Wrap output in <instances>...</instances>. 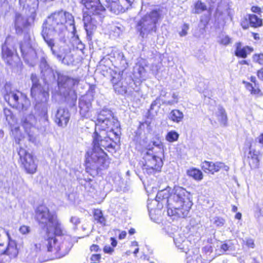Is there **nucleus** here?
I'll use <instances>...</instances> for the list:
<instances>
[{"mask_svg": "<svg viewBox=\"0 0 263 263\" xmlns=\"http://www.w3.org/2000/svg\"><path fill=\"white\" fill-rule=\"evenodd\" d=\"M43 34H51L60 36L62 39L65 36L67 30L71 31L73 36L78 39L76 35V29L74 25V18L69 12L61 11L53 13L49 16L43 27Z\"/></svg>", "mask_w": 263, "mask_h": 263, "instance_id": "nucleus-1", "label": "nucleus"}, {"mask_svg": "<svg viewBox=\"0 0 263 263\" xmlns=\"http://www.w3.org/2000/svg\"><path fill=\"white\" fill-rule=\"evenodd\" d=\"M42 95L44 96V100L41 103H36L35 106V109L40 114L39 124L37 123L36 119L32 114H25L21 118V124L30 138L36 128L41 131H45L46 127L49 125L47 103L49 94L48 92H44Z\"/></svg>", "mask_w": 263, "mask_h": 263, "instance_id": "nucleus-2", "label": "nucleus"}, {"mask_svg": "<svg viewBox=\"0 0 263 263\" xmlns=\"http://www.w3.org/2000/svg\"><path fill=\"white\" fill-rule=\"evenodd\" d=\"M189 195V193L184 188L175 186L168 199V215L183 218L186 217L192 205Z\"/></svg>", "mask_w": 263, "mask_h": 263, "instance_id": "nucleus-3", "label": "nucleus"}, {"mask_svg": "<svg viewBox=\"0 0 263 263\" xmlns=\"http://www.w3.org/2000/svg\"><path fill=\"white\" fill-rule=\"evenodd\" d=\"M66 233V231L58 219L57 216L50 223L46 228V233L43 235L40 233L35 236L34 243V249L37 252L43 249L45 247L49 251H52V245L56 244L55 235H62Z\"/></svg>", "mask_w": 263, "mask_h": 263, "instance_id": "nucleus-4", "label": "nucleus"}, {"mask_svg": "<svg viewBox=\"0 0 263 263\" xmlns=\"http://www.w3.org/2000/svg\"><path fill=\"white\" fill-rule=\"evenodd\" d=\"M160 17L159 10H154L146 14L137 22V30L140 36L144 37L148 34L157 30L156 24Z\"/></svg>", "mask_w": 263, "mask_h": 263, "instance_id": "nucleus-5", "label": "nucleus"}, {"mask_svg": "<svg viewBox=\"0 0 263 263\" xmlns=\"http://www.w3.org/2000/svg\"><path fill=\"white\" fill-rule=\"evenodd\" d=\"M86 162L87 167L94 170H101L108 166L106 153L101 148L95 147L94 146L87 152Z\"/></svg>", "mask_w": 263, "mask_h": 263, "instance_id": "nucleus-6", "label": "nucleus"}, {"mask_svg": "<svg viewBox=\"0 0 263 263\" xmlns=\"http://www.w3.org/2000/svg\"><path fill=\"white\" fill-rule=\"evenodd\" d=\"M119 126V123L112 112L108 109H103L98 114L95 132H107V130L112 132L114 128H118Z\"/></svg>", "mask_w": 263, "mask_h": 263, "instance_id": "nucleus-7", "label": "nucleus"}, {"mask_svg": "<svg viewBox=\"0 0 263 263\" xmlns=\"http://www.w3.org/2000/svg\"><path fill=\"white\" fill-rule=\"evenodd\" d=\"M9 86L7 84L5 89L7 90L4 96L5 100L14 108L23 111L27 110L30 105V103L26 95L17 90H7Z\"/></svg>", "mask_w": 263, "mask_h": 263, "instance_id": "nucleus-8", "label": "nucleus"}, {"mask_svg": "<svg viewBox=\"0 0 263 263\" xmlns=\"http://www.w3.org/2000/svg\"><path fill=\"white\" fill-rule=\"evenodd\" d=\"M153 149L154 147H150L143 152V170L149 174L160 171L163 165L161 158L154 154Z\"/></svg>", "mask_w": 263, "mask_h": 263, "instance_id": "nucleus-9", "label": "nucleus"}, {"mask_svg": "<svg viewBox=\"0 0 263 263\" xmlns=\"http://www.w3.org/2000/svg\"><path fill=\"white\" fill-rule=\"evenodd\" d=\"M59 42H55V50H53V55L63 64L69 65L72 62L70 49L66 43L65 37L62 39L59 36Z\"/></svg>", "mask_w": 263, "mask_h": 263, "instance_id": "nucleus-10", "label": "nucleus"}, {"mask_svg": "<svg viewBox=\"0 0 263 263\" xmlns=\"http://www.w3.org/2000/svg\"><path fill=\"white\" fill-rule=\"evenodd\" d=\"M2 57L7 64L11 66H17L20 58L16 53V50L8 39H7L2 47Z\"/></svg>", "mask_w": 263, "mask_h": 263, "instance_id": "nucleus-11", "label": "nucleus"}, {"mask_svg": "<svg viewBox=\"0 0 263 263\" xmlns=\"http://www.w3.org/2000/svg\"><path fill=\"white\" fill-rule=\"evenodd\" d=\"M72 246V244L69 240H64L60 243H58L56 239V244L52 245V251H49L47 248V252L52 253L47 260L60 258L65 256L68 253Z\"/></svg>", "mask_w": 263, "mask_h": 263, "instance_id": "nucleus-12", "label": "nucleus"}, {"mask_svg": "<svg viewBox=\"0 0 263 263\" xmlns=\"http://www.w3.org/2000/svg\"><path fill=\"white\" fill-rule=\"evenodd\" d=\"M57 217L55 214L50 212L47 207L44 205H39L35 210V218L39 224L46 229Z\"/></svg>", "mask_w": 263, "mask_h": 263, "instance_id": "nucleus-13", "label": "nucleus"}, {"mask_svg": "<svg viewBox=\"0 0 263 263\" xmlns=\"http://www.w3.org/2000/svg\"><path fill=\"white\" fill-rule=\"evenodd\" d=\"M18 154L26 172L31 174L35 173L37 170V164L33 156L23 148H20Z\"/></svg>", "mask_w": 263, "mask_h": 263, "instance_id": "nucleus-14", "label": "nucleus"}, {"mask_svg": "<svg viewBox=\"0 0 263 263\" xmlns=\"http://www.w3.org/2000/svg\"><path fill=\"white\" fill-rule=\"evenodd\" d=\"M136 0H107V7L110 11L118 14L130 8Z\"/></svg>", "mask_w": 263, "mask_h": 263, "instance_id": "nucleus-15", "label": "nucleus"}, {"mask_svg": "<svg viewBox=\"0 0 263 263\" xmlns=\"http://www.w3.org/2000/svg\"><path fill=\"white\" fill-rule=\"evenodd\" d=\"M93 144L95 147L107 149L112 147V140L107 136V132H94L93 135Z\"/></svg>", "mask_w": 263, "mask_h": 263, "instance_id": "nucleus-16", "label": "nucleus"}, {"mask_svg": "<svg viewBox=\"0 0 263 263\" xmlns=\"http://www.w3.org/2000/svg\"><path fill=\"white\" fill-rule=\"evenodd\" d=\"M92 97L89 95L82 96L79 103L80 114L82 117L88 118L90 117Z\"/></svg>", "mask_w": 263, "mask_h": 263, "instance_id": "nucleus-17", "label": "nucleus"}, {"mask_svg": "<svg viewBox=\"0 0 263 263\" xmlns=\"http://www.w3.org/2000/svg\"><path fill=\"white\" fill-rule=\"evenodd\" d=\"M81 2L90 14H102L105 11V8L101 5L99 0H81Z\"/></svg>", "mask_w": 263, "mask_h": 263, "instance_id": "nucleus-18", "label": "nucleus"}, {"mask_svg": "<svg viewBox=\"0 0 263 263\" xmlns=\"http://www.w3.org/2000/svg\"><path fill=\"white\" fill-rule=\"evenodd\" d=\"M55 73L58 76V84L60 88L70 89L79 83L78 79L71 78L58 71Z\"/></svg>", "mask_w": 263, "mask_h": 263, "instance_id": "nucleus-19", "label": "nucleus"}, {"mask_svg": "<svg viewBox=\"0 0 263 263\" xmlns=\"http://www.w3.org/2000/svg\"><path fill=\"white\" fill-rule=\"evenodd\" d=\"M201 167L205 173H211L212 174L219 171L221 168H223L226 171L229 169V167L223 163L219 162L213 163L207 161H204L202 163Z\"/></svg>", "mask_w": 263, "mask_h": 263, "instance_id": "nucleus-20", "label": "nucleus"}, {"mask_svg": "<svg viewBox=\"0 0 263 263\" xmlns=\"http://www.w3.org/2000/svg\"><path fill=\"white\" fill-rule=\"evenodd\" d=\"M70 118V114L67 109L60 108L55 115V122L59 126L65 127L67 125Z\"/></svg>", "mask_w": 263, "mask_h": 263, "instance_id": "nucleus-21", "label": "nucleus"}, {"mask_svg": "<svg viewBox=\"0 0 263 263\" xmlns=\"http://www.w3.org/2000/svg\"><path fill=\"white\" fill-rule=\"evenodd\" d=\"M171 236L173 237L174 243L178 249L184 252L190 250L189 245L191 242L184 236H181L178 232H176L173 236Z\"/></svg>", "mask_w": 263, "mask_h": 263, "instance_id": "nucleus-22", "label": "nucleus"}, {"mask_svg": "<svg viewBox=\"0 0 263 263\" xmlns=\"http://www.w3.org/2000/svg\"><path fill=\"white\" fill-rule=\"evenodd\" d=\"M185 253L187 255L186 263H205L202 261L198 249L189 250Z\"/></svg>", "mask_w": 263, "mask_h": 263, "instance_id": "nucleus-23", "label": "nucleus"}, {"mask_svg": "<svg viewBox=\"0 0 263 263\" xmlns=\"http://www.w3.org/2000/svg\"><path fill=\"white\" fill-rule=\"evenodd\" d=\"M247 160L249 165L252 169L258 168L259 166V159L258 152L251 148V145L249 146V152L247 155Z\"/></svg>", "mask_w": 263, "mask_h": 263, "instance_id": "nucleus-24", "label": "nucleus"}, {"mask_svg": "<svg viewBox=\"0 0 263 263\" xmlns=\"http://www.w3.org/2000/svg\"><path fill=\"white\" fill-rule=\"evenodd\" d=\"M252 51V49L248 46L242 47L241 43L240 42L236 44L235 55L237 57L246 58L248 53H250Z\"/></svg>", "mask_w": 263, "mask_h": 263, "instance_id": "nucleus-25", "label": "nucleus"}, {"mask_svg": "<svg viewBox=\"0 0 263 263\" xmlns=\"http://www.w3.org/2000/svg\"><path fill=\"white\" fill-rule=\"evenodd\" d=\"M20 48L22 55L24 56V58L26 60L28 61H33L37 59L36 51L33 48L29 47L27 49V51H26L23 46H21Z\"/></svg>", "mask_w": 263, "mask_h": 263, "instance_id": "nucleus-26", "label": "nucleus"}, {"mask_svg": "<svg viewBox=\"0 0 263 263\" xmlns=\"http://www.w3.org/2000/svg\"><path fill=\"white\" fill-rule=\"evenodd\" d=\"M90 17L86 16L84 18V27L87 32V35L89 37H91L93 33V32L96 29V25L93 23L92 18H90L91 20L90 22H86V21H88Z\"/></svg>", "mask_w": 263, "mask_h": 263, "instance_id": "nucleus-27", "label": "nucleus"}, {"mask_svg": "<svg viewBox=\"0 0 263 263\" xmlns=\"http://www.w3.org/2000/svg\"><path fill=\"white\" fill-rule=\"evenodd\" d=\"M31 79L32 82L33 83L31 89V94L32 97H35L39 93V95L44 96L42 95L44 92H46V91H44L42 93H41V86L37 84V78L35 75L32 74L31 76Z\"/></svg>", "mask_w": 263, "mask_h": 263, "instance_id": "nucleus-28", "label": "nucleus"}, {"mask_svg": "<svg viewBox=\"0 0 263 263\" xmlns=\"http://www.w3.org/2000/svg\"><path fill=\"white\" fill-rule=\"evenodd\" d=\"M171 188L168 187L164 190L159 191L156 197V200L159 202L160 200L166 199V202L168 204V199L171 194Z\"/></svg>", "mask_w": 263, "mask_h": 263, "instance_id": "nucleus-29", "label": "nucleus"}, {"mask_svg": "<svg viewBox=\"0 0 263 263\" xmlns=\"http://www.w3.org/2000/svg\"><path fill=\"white\" fill-rule=\"evenodd\" d=\"M183 117L182 112L178 109H173L169 114L168 118L173 122L178 123L182 120Z\"/></svg>", "mask_w": 263, "mask_h": 263, "instance_id": "nucleus-30", "label": "nucleus"}, {"mask_svg": "<svg viewBox=\"0 0 263 263\" xmlns=\"http://www.w3.org/2000/svg\"><path fill=\"white\" fill-rule=\"evenodd\" d=\"M114 55L116 58V63H118L119 64V66L122 69L126 68L127 63L123 53L120 51H115Z\"/></svg>", "mask_w": 263, "mask_h": 263, "instance_id": "nucleus-31", "label": "nucleus"}, {"mask_svg": "<svg viewBox=\"0 0 263 263\" xmlns=\"http://www.w3.org/2000/svg\"><path fill=\"white\" fill-rule=\"evenodd\" d=\"M187 174L196 180L200 181L203 178L202 173L196 168H191L187 171Z\"/></svg>", "mask_w": 263, "mask_h": 263, "instance_id": "nucleus-32", "label": "nucleus"}, {"mask_svg": "<svg viewBox=\"0 0 263 263\" xmlns=\"http://www.w3.org/2000/svg\"><path fill=\"white\" fill-rule=\"evenodd\" d=\"M249 20L251 27L257 28L262 25V20L256 15L250 14Z\"/></svg>", "mask_w": 263, "mask_h": 263, "instance_id": "nucleus-33", "label": "nucleus"}, {"mask_svg": "<svg viewBox=\"0 0 263 263\" xmlns=\"http://www.w3.org/2000/svg\"><path fill=\"white\" fill-rule=\"evenodd\" d=\"M217 42L220 45L227 46L232 43V40L229 35L221 33L218 36Z\"/></svg>", "mask_w": 263, "mask_h": 263, "instance_id": "nucleus-34", "label": "nucleus"}, {"mask_svg": "<svg viewBox=\"0 0 263 263\" xmlns=\"http://www.w3.org/2000/svg\"><path fill=\"white\" fill-rule=\"evenodd\" d=\"M93 217L98 223H100L102 226L106 225V220L100 210L97 209L95 210Z\"/></svg>", "mask_w": 263, "mask_h": 263, "instance_id": "nucleus-35", "label": "nucleus"}, {"mask_svg": "<svg viewBox=\"0 0 263 263\" xmlns=\"http://www.w3.org/2000/svg\"><path fill=\"white\" fill-rule=\"evenodd\" d=\"M218 121L221 124L226 125L227 121V116L224 109L221 107L218 108L217 112Z\"/></svg>", "mask_w": 263, "mask_h": 263, "instance_id": "nucleus-36", "label": "nucleus"}, {"mask_svg": "<svg viewBox=\"0 0 263 263\" xmlns=\"http://www.w3.org/2000/svg\"><path fill=\"white\" fill-rule=\"evenodd\" d=\"M3 254L15 256L17 254V250L15 246L9 244L6 249L3 252Z\"/></svg>", "mask_w": 263, "mask_h": 263, "instance_id": "nucleus-37", "label": "nucleus"}, {"mask_svg": "<svg viewBox=\"0 0 263 263\" xmlns=\"http://www.w3.org/2000/svg\"><path fill=\"white\" fill-rule=\"evenodd\" d=\"M42 35L46 42L47 44L48 45V47L50 48V50L52 52V53L53 54V50H55V43H54V41L51 39H48V35H52L51 34H43V32H42Z\"/></svg>", "mask_w": 263, "mask_h": 263, "instance_id": "nucleus-38", "label": "nucleus"}, {"mask_svg": "<svg viewBox=\"0 0 263 263\" xmlns=\"http://www.w3.org/2000/svg\"><path fill=\"white\" fill-rule=\"evenodd\" d=\"M179 134L175 131L169 132L166 136V140L170 142H173L178 140Z\"/></svg>", "mask_w": 263, "mask_h": 263, "instance_id": "nucleus-39", "label": "nucleus"}, {"mask_svg": "<svg viewBox=\"0 0 263 263\" xmlns=\"http://www.w3.org/2000/svg\"><path fill=\"white\" fill-rule=\"evenodd\" d=\"M206 9V5L200 1H198L195 5V13L199 14Z\"/></svg>", "mask_w": 263, "mask_h": 263, "instance_id": "nucleus-40", "label": "nucleus"}, {"mask_svg": "<svg viewBox=\"0 0 263 263\" xmlns=\"http://www.w3.org/2000/svg\"><path fill=\"white\" fill-rule=\"evenodd\" d=\"M114 90L120 94L125 93L126 92V86H123L122 82H118L114 86Z\"/></svg>", "mask_w": 263, "mask_h": 263, "instance_id": "nucleus-41", "label": "nucleus"}, {"mask_svg": "<svg viewBox=\"0 0 263 263\" xmlns=\"http://www.w3.org/2000/svg\"><path fill=\"white\" fill-rule=\"evenodd\" d=\"M26 23V20L20 14H17L15 17V26L18 28L24 26Z\"/></svg>", "mask_w": 263, "mask_h": 263, "instance_id": "nucleus-42", "label": "nucleus"}, {"mask_svg": "<svg viewBox=\"0 0 263 263\" xmlns=\"http://www.w3.org/2000/svg\"><path fill=\"white\" fill-rule=\"evenodd\" d=\"M213 224H215L216 227H221L224 224L225 220L221 217H215L211 220Z\"/></svg>", "mask_w": 263, "mask_h": 263, "instance_id": "nucleus-43", "label": "nucleus"}, {"mask_svg": "<svg viewBox=\"0 0 263 263\" xmlns=\"http://www.w3.org/2000/svg\"><path fill=\"white\" fill-rule=\"evenodd\" d=\"M253 60L254 62L263 65V53L254 54L253 57Z\"/></svg>", "mask_w": 263, "mask_h": 263, "instance_id": "nucleus-44", "label": "nucleus"}, {"mask_svg": "<svg viewBox=\"0 0 263 263\" xmlns=\"http://www.w3.org/2000/svg\"><path fill=\"white\" fill-rule=\"evenodd\" d=\"M189 29V25L187 24H184L181 27V30L179 32L180 36H184L187 34V31Z\"/></svg>", "mask_w": 263, "mask_h": 263, "instance_id": "nucleus-45", "label": "nucleus"}, {"mask_svg": "<svg viewBox=\"0 0 263 263\" xmlns=\"http://www.w3.org/2000/svg\"><path fill=\"white\" fill-rule=\"evenodd\" d=\"M20 232L23 235H26L30 233V228L29 226L23 225L19 229Z\"/></svg>", "mask_w": 263, "mask_h": 263, "instance_id": "nucleus-46", "label": "nucleus"}, {"mask_svg": "<svg viewBox=\"0 0 263 263\" xmlns=\"http://www.w3.org/2000/svg\"><path fill=\"white\" fill-rule=\"evenodd\" d=\"M246 246L250 248L253 249L255 248V245L254 240L251 238H247L245 240Z\"/></svg>", "mask_w": 263, "mask_h": 263, "instance_id": "nucleus-47", "label": "nucleus"}, {"mask_svg": "<svg viewBox=\"0 0 263 263\" xmlns=\"http://www.w3.org/2000/svg\"><path fill=\"white\" fill-rule=\"evenodd\" d=\"M111 81L112 84H113V86H115V85L118 83V82H120L121 76L120 74L115 73V76H112V79H111Z\"/></svg>", "mask_w": 263, "mask_h": 263, "instance_id": "nucleus-48", "label": "nucleus"}, {"mask_svg": "<svg viewBox=\"0 0 263 263\" xmlns=\"http://www.w3.org/2000/svg\"><path fill=\"white\" fill-rule=\"evenodd\" d=\"M101 258L100 254H92L90 259L93 262H98L100 261Z\"/></svg>", "mask_w": 263, "mask_h": 263, "instance_id": "nucleus-49", "label": "nucleus"}, {"mask_svg": "<svg viewBox=\"0 0 263 263\" xmlns=\"http://www.w3.org/2000/svg\"><path fill=\"white\" fill-rule=\"evenodd\" d=\"M103 251L105 253L111 254L114 252V249L108 245H106L104 247Z\"/></svg>", "mask_w": 263, "mask_h": 263, "instance_id": "nucleus-50", "label": "nucleus"}, {"mask_svg": "<svg viewBox=\"0 0 263 263\" xmlns=\"http://www.w3.org/2000/svg\"><path fill=\"white\" fill-rule=\"evenodd\" d=\"M70 222L76 226L80 223V220L77 216H72L70 219Z\"/></svg>", "mask_w": 263, "mask_h": 263, "instance_id": "nucleus-51", "label": "nucleus"}, {"mask_svg": "<svg viewBox=\"0 0 263 263\" xmlns=\"http://www.w3.org/2000/svg\"><path fill=\"white\" fill-rule=\"evenodd\" d=\"M111 30L114 32L115 35H119L122 32L121 28L117 26H114Z\"/></svg>", "mask_w": 263, "mask_h": 263, "instance_id": "nucleus-52", "label": "nucleus"}, {"mask_svg": "<svg viewBox=\"0 0 263 263\" xmlns=\"http://www.w3.org/2000/svg\"><path fill=\"white\" fill-rule=\"evenodd\" d=\"M153 145L155 147H158L160 150L162 149L163 145L161 141L159 140L153 142Z\"/></svg>", "mask_w": 263, "mask_h": 263, "instance_id": "nucleus-53", "label": "nucleus"}, {"mask_svg": "<svg viewBox=\"0 0 263 263\" xmlns=\"http://www.w3.org/2000/svg\"><path fill=\"white\" fill-rule=\"evenodd\" d=\"M139 75L136 76L138 78H141L143 76V73H144V69L143 67H139L138 69Z\"/></svg>", "mask_w": 263, "mask_h": 263, "instance_id": "nucleus-54", "label": "nucleus"}, {"mask_svg": "<svg viewBox=\"0 0 263 263\" xmlns=\"http://www.w3.org/2000/svg\"><path fill=\"white\" fill-rule=\"evenodd\" d=\"M90 250L91 251L98 252L100 250V247L97 245H92L90 246Z\"/></svg>", "mask_w": 263, "mask_h": 263, "instance_id": "nucleus-55", "label": "nucleus"}, {"mask_svg": "<svg viewBox=\"0 0 263 263\" xmlns=\"http://www.w3.org/2000/svg\"><path fill=\"white\" fill-rule=\"evenodd\" d=\"M230 247L227 243L222 244L221 246V249L223 253L226 252L229 250Z\"/></svg>", "mask_w": 263, "mask_h": 263, "instance_id": "nucleus-56", "label": "nucleus"}, {"mask_svg": "<svg viewBox=\"0 0 263 263\" xmlns=\"http://www.w3.org/2000/svg\"><path fill=\"white\" fill-rule=\"evenodd\" d=\"M178 102L177 100H168V101H165L163 103L165 105H172L175 103H177Z\"/></svg>", "mask_w": 263, "mask_h": 263, "instance_id": "nucleus-57", "label": "nucleus"}, {"mask_svg": "<svg viewBox=\"0 0 263 263\" xmlns=\"http://www.w3.org/2000/svg\"><path fill=\"white\" fill-rule=\"evenodd\" d=\"M257 76L260 80L263 81V68L258 71Z\"/></svg>", "mask_w": 263, "mask_h": 263, "instance_id": "nucleus-58", "label": "nucleus"}, {"mask_svg": "<svg viewBox=\"0 0 263 263\" xmlns=\"http://www.w3.org/2000/svg\"><path fill=\"white\" fill-rule=\"evenodd\" d=\"M259 144L263 145V133L261 134L256 139Z\"/></svg>", "mask_w": 263, "mask_h": 263, "instance_id": "nucleus-59", "label": "nucleus"}, {"mask_svg": "<svg viewBox=\"0 0 263 263\" xmlns=\"http://www.w3.org/2000/svg\"><path fill=\"white\" fill-rule=\"evenodd\" d=\"M40 67L41 68H43V67L45 69H46L48 67V65L47 64L46 62L44 59H43L41 61Z\"/></svg>", "mask_w": 263, "mask_h": 263, "instance_id": "nucleus-60", "label": "nucleus"}, {"mask_svg": "<svg viewBox=\"0 0 263 263\" xmlns=\"http://www.w3.org/2000/svg\"><path fill=\"white\" fill-rule=\"evenodd\" d=\"M133 95L134 97V98H135L136 97H137L138 99H139V97H141L142 94L140 91L138 90V91H136L134 92L133 93Z\"/></svg>", "mask_w": 263, "mask_h": 263, "instance_id": "nucleus-61", "label": "nucleus"}, {"mask_svg": "<svg viewBox=\"0 0 263 263\" xmlns=\"http://www.w3.org/2000/svg\"><path fill=\"white\" fill-rule=\"evenodd\" d=\"M158 99H156V100L154 101L152 104H151V107H150V110H153L154 108V107L156 105H158Z\"/></svg>", "mask_w": 263, "mask_h": 263, "instance_id": "nucleus-62", "label": "nucleus"}, {"mask_svg": "<svg viewBox=\"0 0 263 263\" xmlns=\"http://www.w3.org/2000/svg\"><path fill=\"white\" fill-rule=\"evenodd\" d=\"M251 10L253 12L257 13L260 12V8H259L258 7H256V6L252 7L251 8Z\"/></svg>", "mask_w": 263, "mask_h": 263, "instance_id": "nucleus-63", "label": "nucleus"}, {"mask_svg": "<svg viewBox=\"0 0 263 263\" xmlns=\"http://www.w3.org/2000/svg\"><path fill=\"white\" fill-rule=\"evenodd\" d=\"M126 236V232L125 231H122L119 236V238L120 239H123L125 238Z\"/></svg>", "mask_w": 263, "mask_h": 263, "instance_id": "nucleus-64", "label": "nucleus"}]
</instances>
